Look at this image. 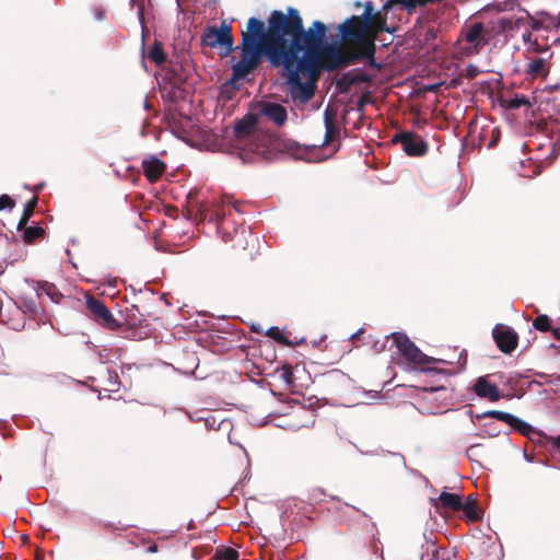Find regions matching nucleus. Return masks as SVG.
Segmentation results:
<instances>
[{
	"label": "nucleus",
	"instance_id": "nucleus-8",
	"mask_svg": "<svg viewBox=\"0 0 560 560\" xmlns=\"http://www.w3.org/2000/svg\"><path fill=\"white\" fill-rule=\"evenodd\" d=\"M86 308L90 317L100 326L109 330H119L122 327L110 311L106 307L104 302L93 295L86 296Z\"/></svg>",
	"mask_w": 560,
	"mask_h": 560
},
{
	"label": "nucleus",
	"instance_id": "nucleus-41",
	"mask_svg": "<svg viewBox=\"0 0 560 560\" xmlns=\"http://www.w3.org/2000/svg\"><path fill=\"white\" fill-rule=\"evenodd\" d=\"M334 377H338V378H341V375L339 374L338 371H334L332 373L330 374H323L322 375V380H320V383L323 385H328L330 380L334 378Z\"/></svg>",
	"mask_w": 560,
	"mask_h": 560
},
{
	"label": "nucleus",
	"instance_id": "nucleus-13",
	"mask_svg": "<svg viewBox=\"0 0 560 560\" xmlns=\"http://www.w3.org/2000/svg\"><path fill=\"white\" fill-rule=\"evenodd\" d=\"M477 418H493L499 421H503L512 427L515 431L527 438H530L532 433H537L529 423L505 411L488 410L482 415H478Z\"/></svg>",
	"mask_w": 560,
	"mask_h": 560
},
{
	"label": "nucleus",
	"instance_id": "nucleus-40",
	"mask_svg": "<svg viewBox=\"0 0 560 560\" xmlns=\"http://www.w3.org/2000/svg\"><path fill=\"white\" fill-rule=\"evenodd\" d=\"M481 446V444H474V445H470L467 451H466V455L467 457L470 459V460H475L476 457H478V452L477 450Z\"/></svg>",
	"mask_w": 560,
	"mask_h": 560
},
{
	"label": "nucleus",
	"instance_id": "nucleus-49",
	"mask_svg": "<svg viewBox=\"0 0 560 560\" xmlns=\"http://www.w3.org/2000/svg\"><path fill=\"white\" fill-rule=\"evenodd\" d=\"M446 388L444 386H440V387H431L430 388V392H435V390H445Z\"/></svg>",
	"mask_w": 560,
	"mask_h": 560
},
{
	"label": "nucleus",
	"instance_id": "nucleus-2",
	"mask_svg": "<svg viewBox=\"0 0 560 560\" xmlns=\"http://www.w3.org/2000/svg\"><path fill=\"white\" fill-rule=\"evenodd\" d=\"M361 5V2H355V7ZM396 5L411 14L418 7L427 4H417L410 9L402 0H387L382 10L375 11L372 1H366L363 3L364 10L361 15H352L339 24L340 42L334 43L326 40L328 27L317 21V77L322 70H340L362 60H368L371 68L380 70L381 65L375 60V40L381 33L389 32L386 26V14Z\"/></svg>",
	"mask_w": 560,
	"mask_h": 560
},
{
	"label": "nucleus",
	"instance_id": "nucleus-47",
	"mask_svg": "<svg viewBox=\"0 0 560 560\" xmlns=\"http://www.w3.org/2000/svg\"><path fill=\"white\" fill-rule=\"evenodd\" d=\"M158 550H159V547L154 542L150 544V546L147 549V551L150 553H155V552H158Z\"/></svg>",
	"mask_w": 560,
	"mask_h": 560
},
{
	"label": "nucleus",
	"instance_id": "nucleus-51",
	"mask_svg": "<svg viewBox=\"0 0 560 560\" xmlns=\"http://www.w3.org/2000/svg\"><path fill=\"white\" fill-rule=\"evenodd\" d=\"M322 342H323V339H322L320 341H317L316 347H317V348H319V346L322 345Z\"/></svg>",
	"mask_w": 560,
	"mask_h": 560
},
{
	"label": "nucleus",
	"instance_id": "nucleus-35",
	"mask_svg": "<svg viewBox=\"0 0 560 560\" xmlns=\"http://www.w3.org/2000/svg\"><path fill=\"white\" fill-rule=\"evenodd\" d=\"M277 373L285 384L291 385L293 383V371L290 365H283Z\"/></svg>",
	"mask_w": 560,
	"mask_h": 560
},
{
	"label": "nucleus",
	"instance_id": "nucleus-36",
	"mask_svg": "<svg viewBox=\"0 0 560 560\" xmlns=\"http://www.w3.org/2000/svg\"><path fill=\"white\" fill-rule=\"evenodd\" d=\"M108 387L106 390L108 392H117L120 387V382L118 374L115 371H108Z\"/></svg>",
	"mask_w": 560,
	"mask_h": 560
},
{
	"label": "nucleus",
	"instance_id": "nucleus-45",
	"mask_svg": "<svg viewBox=\"0 0 560 560\" xmlns=\"http://www.w3.org/2000/svg\"><path fill=\"white\" fill-rule=\"evenodd\" d=\"M435 38V31L433 28H429L425 33V40H430Z\"/></svg>",
	"mask_w": 560,
	"mask_h": 560
},
{
	"label": "nucleus",
	"instance_id": "nucleus-20",
	"mask_svg": "<svg viewBox=\"0 0 560 560\" xmlns=\"http://www.w3.org/2000/svg\"><path fill=\"white\" fill-rule=\"evenodd\" d=\"M548 73L549 65L545 58H533L526 63L525 74L529 79L546 78Z\"/></svg>",
	"mask_w": 560,
	"mask_h": 560
},
{
	"label": "nucleus",
	"instance_id": "nucleus-27",
	"mask_svg": "<svg viewBox=\"0 0 560 560\" xmlns=\"http://www.w3.org/2000/svg\"><path fill=\"white\" fill-rule=\"evenodd\" d=\"M37 202H38V198L36 196H34L31 200H28L25 203L22 217L20 218V221L18 223V230L19 231L24 229L25 225L27 224L28 220L31 219V217L34 213V210H35V208L37 206Z\"/></svg>",
	"mask_w": 560,
	"mask_h": 560
},
{
	"label": "nucleus",
	"instance_id": "nucleus-42",
	"mask_svg": "<svg viewBox=\"0 0 560 560\" xmlns=\"http://www.w3.org/2000/svg\"><path fill=\"white\" fill-rule=\"evenodd\" d=\"M522 39L524 44L527 46L529 43H532L535 38L533 37V30L532 28H523Z\"/></svg>",
	"mask_w": 560,
	"mask_h": 560
},
{
	"label": "nucleus",
	"instance_id": "nucleus-29",
	"mask_svg": "<svg viewBox=\"0 0 560 560\" xmlns=\"http://www.w3.org/2000/svg\"><path fill=\"white\" fill-rule=\"evenodd\" d=\"M479 73H480V70L475 65L470 63V65L466 66L465 69H463L459 72L457 78H455L451 81V86L459 85L463 78L471 80V79L476 78Z\"/></svg>",
	"mask_w": 560,
	"mask_h": 560
},
{
	"label": "nucleus",
	"instance_id": "nucleus-18",
	"mask_svg": "<svg viewBox=\"0 0 560 560\" xmlns=\"http://www.w3.org/2000/svg\"><path fill=\"white\" fill-rule=\"evenodd\" d=\"M432 502L438 511L445 510L458 512L463 508L462 495L446 491L441 492L436 499H432Z\"/></svg>",
	"mask_w": 560,
	"mask_h": 560
},
{
	"label": "nucleus",
	"instance_id": "nucleus-39",
	"mask_svg": "<svg viewBox=\"0 0 560 560\" xmlns=\"http://www.w3.org/2000/svg\"><path fill=\"white\" fill-rule=\"evenodd\" d=\"M221 560H237L238 552L233 548H225L220 556Z\"/></svg>",
	"mask_w": 560,
	"mask_h": 560
},
{
	"label": "nucleus",
	"instance_id": "nucleus-31",
	"mask_svg": "<svg viewBox=\"0 0 560 560\" xmlns=\"http://www.w3.org/2000/svg\"><path fill=\"white\" fill-rule=\"evenodd\" d=\"M533 327L539 331L547 332L551 330V320L548 315L540 314L533 320Z\"/></svg>",
	"mask_w": 560,
	"mask_h": 560
},
{
	"label": "nucleus",
	"instance_id": "nucleus-14",
	"mask_svg": "<svg viewBox=\"0 0 560 560\" xmlns=\"http://www.w3.org/2000/svg\"><path fill=\"white\" fill-rule=\"evenodd\" d=\"M529 13L525 11L524 15L502 16L497 22L498 32L505 37H513L523 28H528Z\"/></svg>",
	"mask_w": 560,
	"mask_h": 560
},
{
	"label": "nucleus",
	"instance_id": "nucleus-43",
	"mask_svg": "<svg viewBox=\"0 0 560 560\" xmlns=\"http://www.w3.org/2000/svg\"><path fill=\"white\" fill-rule=\"evenodd\" d=\"M546 441L552 445L553 448H557L560 451V435L558 436H550V435H544Z\"/></svg>",
	"mask_w": 560,
	"mask_h": 560
},
{
	"label": "nucleus",
	"instance_id": "nucleus-4",
	"mask_svg": "<svg viewBox=\"0 0 560 560\" xmlns=\"http://www.w3.org/2000/svg\"><path fill=\"white\" fill-rule=\"evenodd\" d=\"M389 338L393 339L398 353L405 359L411 370L430 372L433 371L431 364L441 361L423 353L405 332H392Z\"/></svg>",
	"mask_w": 560,
	"mask_h": 560
},
{
	"label": "nucleus",
	"instance_id": "nucleus-6",
	"mask_svg": "<svg viewBox=\"0 0 560 560\" xmlns=\"http://www.w3.org/2000/svg\"><path fill=\"white\" fill-rule=\"evenodd\" d=\"M201 44L211 49L219 48L222 57L229 56L234 49H240L238 46H233L232 27L224 23L221 27L206 26L201 34Z\"/></svg>",
	"mask_w": 560,
	"mask_h": 560
},
{
	"label": "nucleus",
	"instance_id": "nucleus-9",
	"mask_svg": "<svg viewBox=\"0 0 560 560\" xmlns=\"http://www.w3.org/2000/svg\"><path fill=\"white\" fill-rule=\"evenodd\" d=\"M374 78V74L369 73L363 68H353L341 75L335 77L334 84L338 94H346L352 88H360L362 84L371 83Z\"/></svg>",
	"mask_w": 560,
	"mask_h": 560
},
{
	"label": "nucleus",
	"instance_id": "nucleus-19",
	"mask_svg": "<svg viewBox=\"0 0 560 560\" xmlns=\"http://www.w3.org/2000/svg\"><path fill=\"white\" fill-rule=\"evenodd\" d=\"M474 392L477 396L488 398L490 401H498L502 398L498 386L489 383L485 376L477 378L474 385Z\"/></svg>",
	"mask_w": 560,
	"mask_h": 560
},
{
	"label": "nucleus",
	"instance_id": "nucleus-48",
	"mask_svg": "<svg viewBox=\"0 0 560 560\" xmlns=\"http://www.w3.org/2000/svg\"><path fill=\"white\" fill-rule=\"evenodd\" d=\"M253 153H257V154H260L264 152V150H261L258 145L255 147V149H250Z\"/></svg>",
	"mask_w": 560,
	"mask_h": 560
},
{
	"label": "nucleus",
	"instance_id": "nucleus-12",
	"mask_svg": "<svg viewBox=\"0 0 560 560\" xmlns=\"http://www.w3.org/2000/svg\"><path fill=\"white\" fill-rule=\"evenodd\" d=\"M492 337L499 350L506 354L512 353L518 343L517 332L504 324H497L494 326Z\"/></svg>",
	"mask_w": 560,
	"mask_h": 560
},
{
	"label": "nucleus",
	"instance_id": "nucleus-3",
	"mask_svg": "<svg viewBox=\"0 0 560 560\" xmlns=\"http://www.w3.org/2000/svg\"><path fill=\"white\" fill-rule=\"evenodd\" d=\"M293 102L304 105L315 95V55L280 65Z\"/></svg>",
	"mask_w": 560,
	"mask_h": 560
},
{
	"label": "nucleus",
	"instance_id": "nucleus-24",
	"mask_svg": "<svg viewBox=\"0 0 560 560\" xmlns=\"http://www.w3.org/2000/svg\"><path fill=\"white\" fill-rule=\"evenodd\" d=\"M462 509L464 515L469 522H477L481 518V513L478 509V502L472 497H467L465 501L462 500Z\"/></svg>",
	"mask_w": 560,
	"mask_h": 560
},
{
	"label": "nucleus",
	"instance_id": "nucleus-11",
	"mask_svg": "<svg viewBox=\"0 0 560 560\" xmlns=\"http://www.w3.org/2000/svg\"><path fill=\"white\" fill-rule=\"evenodd\" d=\"M393 143H400L404 152L409 156H422L428 150V143L415 132H399L393 139Z\"/></svg>",
	"mask_w": 560,
	"mask_h": 560
},
{
	"label": "nucleus",
	"instance_id": "nucleus-7",
	"mask_svg": "<svg viewBox=\"0 0 560 560\" xmlns=\"http://www.w3.org/2000/svg\"><path fill=\"white\" fill-rule=\"evenodd\" d=\"M325 137L323 143L317 145V163L334 156L340 149L339 133L336 115L327 108L325 112Z\"/></svg>",
	"mask_w": 560,
	"mask_h": 560
},
{
	"label": "nucleus",
	"instance_id": "nucleus-34",
	"mask_svg": "<svg viewBox=\"0 0 560 560\" xmlns=\"http://www.w3.org/2000/svg\"><path fill=\"white\" fill-rule=\"evenodd\" d=\"M266 335L273 340L278 341L281 345H290L291 342L288 340V338L283 335V332L278 327H270Z\"/></svg>",
	"mask_w": 560,
	"mask_h": 560
},
{
	"label": "nucleus",
	"instance_id": "nucleus-44",
	"mask_svg": "<svg viewBox=\"0 0 560 560\" xmlns=\"http://www.w3.org/2000/svg\"><path fill=\"white\" fill-rule=\"evenodd\" d=\"M223 203H224V205H231V206L234 208V210H235V211H237V212H240V211H241V209H240L241 203H240V202H237V201H233L231 198H228V197H226V198L223 200Z\"/></svg>",
	"mask_w": 560,
	"mask_h": 560
},
{
	"label": "nucleus",
	"instance_id": "nucleus-23",
	"mask_svg": "<svg viewBox=\"0 0 560 560\" xmlns=\"http://www.w3.org/2000/svg\"><path fill=\"white\" fill-rule=\"evenodd\" d=\"M311 401V398L308 399ZM295 419L300 422L301 427L312 428L315 424V407L312 402L306 407H301L294 411Z\"/></svg>",
	"mask_w": 560,
	"mask_h": 560
},
{
	"label": "nucleus",
	"instance_id": "nucleus-30",
	"mask_svg": "<svg viewBox=\"0 0 560 560\" xmlns=\"http://www.w3.org/2000/svg\"><path fill=\"white\" fill-rule=\"evenodd\" d=\"M40 290L46 293L55 303H59L60 299L62 298V294L54 283L44 282L40 284Z\"/></svg>",
	"mask_w": 560,
	"mask_h": 560
},
{
	"label": "nucleus",
	"instance_id": "nucleus-25",
	"mask_svg": "<svg viewBox=\"0 0 560 560\" xmlns=\"http://www.w3.org/2000/svg\"><path fill=\"white\" fill-rule=\"evenodd\" d=\"M125 322L128 327L137 328L142 327V324L145 322V318L139 312V308L136 305H131L130 307H126L125 310Z\"/></svg>",
	"mask_w": 560,
	"mask_h": 560
},
{
	"label": "nucleus",
	"instance_id": "nucleus-32",
	"mask_svg": "<svg viewBox=\"0 0 560 560\" xmlns=\"http://www.w3.org/2000/svg\"><path fill=\"white\" fill-rule=\"evenodd\" d=\"M420 560H440V549L435 547L434 542H427Z\"/></svg>",
	"mask_w": 560,
	"mask_h": 560
},
{
	"label": "nucleus",
	"instance_id": "nucleus-15",
	"mask_svg": "<svg viewBox=\"0 0 560 560\" xmlns=\"http://www.w3.org/2000/svg\"><path fill=\"white\" fill-rule=\"evenodd\" d=\"M258 118L254 114L245 115L234 126V135L240 143L254 141L257 136L255 135Z\"/></svg>",
	"mask_w": 560,
	"mask_h": 560
},
{
	"label": "nucleus",
	"instance_id": "nucleus-46",
	"mask_svg": "<svg viewBox=\"0 0 560 560\" xmlns=\"http://www.w3.org/2000/svg\"><path fill=\"white\" fill-rule=\"evenodd\" d=\"M550 331H552V335L555 336V338L557 340H560V325L557 326V327H552L551 326V330Z\"/></svg>",
	"mask_w": 560,
	"mask_h": 560
},
{
	"label": "nucleus",
	"instance_id": "nucleus-16",
	"mask_svg": "<svg viewBox=\"0 0 560 560\" xmlns=\"http://www.w3.org/2000/svg\"><path fill=\"white\" fill-rule=\"evenodd\" d=\"M259 114L278 127L284 126L288 120L287 108L278 103L261 102L259 104Z\"/></svg>",
	"mask_w": 560,
	"mask_h": 560
},
{
	"label": "nucleus",
	"instance_id": "nucleus-5",
	"mask_svg": "<svg viewBox=\"0 0 560 560\" xmlns=\"http://www.w3.org/2000/svg\"><path fill=\"white\" fill-rule=\"evenodd\" d=\"M491 30L481 22L465 24L459 34L458 42L462 44L460 51L466 56L479 54L489 44Z\"/></svg>",
	"mask_w": 560,
	"mask_h": 560
},
{
	"label": "nucleus",
	"instance_id": "nucleus-1",
	"mask_svg": "<svg viewBox=\"0 0 560 560\" xmlns=\"http://www.w3.org/2000/svg\"><path fill=\"white\" fill-rule=\"evenodd\" d=\"M240 60L232 66V81H240L253 73L266 58L278 69L280 65L315 55V22L304 27L299 10H273L265 22L249 18L247 27L241 33Z\"/></svg>",
	"mask_w": 560,
	"mask_h": 560
},
{
	"label": "nucleus",
	"instance_id": "nucleus-17",
	"mask_svg": "<svg viewBox=\"0 0 560 560\" xmlns=\"http://www.w3.org/2000/svg\"><path fill=\"white\" fill-rule=\"evenodd\" d=\"M141 166L145 178L151 183L160 179L166 171V164L155 155L143 159Z\"/></svg>",
	"mask_w": 560,
	"mask_h": 560
},
{
	"label": "nucleus",
	"instance_id": "nucleus-10",
	"mask_svg": "<svg viewBox=\"0 0 560 560\" xmlns=\"http://www.w3.org/2000/svg\"><path fill=\"white\" fill-rule=\"evenodd\" d=\"M218 232L224 243H232L233 248L246 249L248 245V236H252L250 229L241 224L238 226H232L225 219L218 218Z\"/></svg>",
	"mask_w": 560,
	"mask_h": 560
},
{
	"label": "nucleus",
	"instance_id": "nucleus-37",
	"mask_svg": "<svg viewBox=\"0 0 560 560\" xmlns=\"http://www.w3.org/2000/svg\"><path fill=\"white\" fill-rule=\"evenodd\" d=\"M526 50L528 52L540 54L547 50V46L540 45L536 38L532 43H529V45L526 46Z\"/></svg>",
	"mask_w": 560,
	"mask_h": 560
},
{
	"label": "nucleus",
	"instance_id": "nucleus-50",
	"mask_svg": "<svg viewBox=\"0 0 560 560\" xmlns=\"http://www.w3.org/2000/svg\"><path fill=\"white\" fill-rule=\"evenodd\" d=\"M368 97H369V96H368V94H364V95L361 97L360 103H364V102H366Z\"/></svg>",
	"mask_w": 560,
	"mask_h": 560
},
{
	"label": "nucleus",
	"instance_id": "nucleus-22",
	"mask_svg": "<svg viewBox=\"0 0 560 560\" xmlns=\"http://www.w3.org/2000/svg\"><path fill=\"white\" fill-rule=\"evenodd\" d=\"M528 28L533 31L546 30L550 31L559 26V21L549 15L548 13H540L539 18H534L529 14Z\"/></svg>",
	"mask_w": 560,
	"mask_h": 560
},
{
	"label": "nucleus",
	"instance_id": "nucleus-26",
	"mask_svg": "<svg viewBox=\"0 0 560 560\" xmlns=\"http://www.w3.org/2000/svg\"><path fill=\"white\" fill-rule=\"evenodd\" d=\"M147 56L156 66L164 63L166 60V55L164 52L163 46L158 40H155L153 45L149 48Z\"/></svg>",
	"mask_w": 560,
	"mask_h": 560
},
{
	"label": "nucleus",
	"instance_id": "nucleus-38",
	"mask_svg": "<svg viewBox=\"0 0 560 560\" xmlns=\"http://www.w3.org/2000/svg\"><path fill=\"white\" fill-rule=\"evenodd\" d=\"M15 206L14 200L7 194L0 196V211L7 208L12 209Z\"/></svg>",
	"mask_w": 560,
	"mask_h": 560
},
{
	"label": "nucleus",
	"instance_id": "nucleus-28",
	"mask_svg": "<svg viewBox=\"0 0 560 560\" xmlns=\"http://www.w3.org/2000/svg\"><path fill=\"white\" fill-rule=\"evenodd\" d=\"M23 231V240L27 244L34 243L36 240L40 238L45 234V230L40 226H26L22 229Z\"/></svg>",
	"mask_w": 560,
	"mask_h": 560
},
{
	"label": "nucleus",
	"instance_id": "nucleus-33",
	"mask_svg": "<svg viewBox=\"0 0 560 560\" xmlns=\"http://www.w3.org/2000/svg\"><path fill=\"white\" fill-rule=\"evenodd\" d=\"M501 104L508 109H517L528 104V101L524 96H515L512 98L503 100Z\"/></svg>",
	"mask_w": 560,
	"mask_h": 560
},
{
	"label": "nucleus",
	"instance_id": "nucleus-21",
	"mask_svg": "<svg viewBox=\"0 0 560 560\" xmlns=\"http://www.w3.org/2000/svg\"><path fill=\"white\" fill-rule=\"evenodd\" d=\"M284 150L296 160H305L311 162L315 154L313 147L302 145L294 141L284 142Z\"/></svg>",
	"mask_w": 560,
	"mask_h": 560
}]
</instances>
